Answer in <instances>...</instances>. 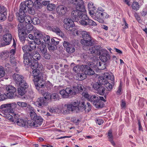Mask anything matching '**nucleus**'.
Wrapping results in <instances>:
<instances>
[{
  "instance_id": "774afa93",
  "label": "nucleus",
  "mask_w": 147,
  "mask_h": 147,
  "mask_svg": "<svg viewBox=\"0 0 147 147\" xmlns=\"http://www.w3.org/2000/svg\"><path fill=\"white\" fill-rule=\"evenodd\" d=\"M9 105L10 108H15L17 107L18 105L17 104V103L13 102L9 103Z\"/></svg>"
},
{
  "instance_id": "5701e85b",
  "label": "nucleus",
  "mask_w": 147,
  "mask_h": 147,
  "mask_svg": "<svg viewBox=\"0 0 147 147\" xmlns=\"http://www.w3.org/2000/svg\"><path fill=\"white\" fill-rule=\"evenodd\" d=\"M15 53V48L11 50L9 52V55L10 57V61L11 64L14 65H15L16 63V60L14 57V55Z\"/></svg>"
},
{
  "instance_id": "6e6d98bb",
  "label": "nucleus",
  "mask_w": 147,
  "mask_h": 147,
  "mask_svg": "<svg viewBox=\"0 0 147 147\" xmlns=\"http://www.w3.org/2000/svg\"><path fill=\"white\" fill-rule=\"evenodd\" d=\"M44 98L46 101L51 98V95L48 92H45L44 94Z\"/></svg>"
},
{
  "instance_id": "bf43d9fd",
  "label": "nucleus",
  "mask_w": 147,
  "mask_h": 147,
  "mask_svg": "<svg viewBox=\"0 0 147 147\" xmlns=\"http://www.w3.org/2000/svg\"><path fill=\"white\" fill-rule=\"evenodd\" d=\"M22 49L24 52L25 53H27V52L30 51V48L28 45H25L22 47Z\"/></svg>"
},
{
  "instance_id": "c9c22d12",
  "label": "nucleus",
  "mask_w": 147,
  "mask_h": 147,
  "mask_svg": "<svg viewBox=\"0 0 147 147\" xmlns=\"http://www.w3.org/2000/svg\"><path fill=\"white\" fill-rule=\"evenodd\" d=\"M86 74L82 72V73H78V79L79 80H82L86 78Z\"/></svg>"
},
{
  "instance_id": "412c9836",
  "label": "nucleus",
  "mask_w": 147,
  "mask_h": 147,
  "mask_svg": "<svg viewBox=\"0 0 147 147\" xmlns=\"http://www.w3.org/2000/svg\"><path fill=\"white\" fill-rule=\"evenodd\" d=\"M47 104L46 101L44 100L43 97L38 98L35 102V105L36 106L39 107H42L43 106L46 105Z\"/></svg>"
},
{
  "instance_id": "ea45409f",
  "label": "nucleus",
  "mask_w": 147,
  "mask_h": 147,
  "mask_svg": "<svg viewBox=\"0 0 147 147\" xmlns=\"http://www.w3.org/2000/svg\"><path fill=\"white\" fill-rule=\"evenodd\" d=\"M49 111L52 113L59 112L60 111L58 107H50L49 109Z\"/></svg>"
},
{
  "instance_id": "864d4df0",
  "label": "nucleus",
  "mask_w": 147,
  "mask_h": 147,
  "mask_svg": "<svg viewBox=\"0 0 147 147\" xmlns=\"http://www.w3.org/2000/svg\"><path fill=\"white\" fill-rule=\"evenodd\" d=\"M43 40L47 45H49L50 43V37L49 35H47L45 36L43 38Z\"/></svg>"
},
{
  "instance_id": "4d7b16f0",
  "label": "nucleus",
  "mask_w": 147,
  "mask_h": 147,
  "mask_svg": "<svg viewBox=\"0 0 147 147\" xmlns=\"http://www.w3.org/2000/svg\"><path fill=\"white\" fill-rule=\"evenodd\" d=\"M30 116L32 119L34 120L36 119L37 115L34 111H31L30 113Z\"/></svg>"
},
{
  "instance_id": "bb28decb",
  "label": "nucleus",
  "mask_w": 147,
  "mask_h": 147,
  "mask_svg": "<svg viewBox=\"0 0 147 147\" xmlns=\"http://www.w3.org/2000/svg\"><path fill=\"white\" fill-rule=\"evenodd\" d=\"M19 16L18 17V19L20 23L23 22L24 20L25 14L24 11L20 9Z\"/></svg>"
},
{
  "instance_id": "cd10ccee",
  "label": "nucleus",
  "mask_w": 147,
  "mask_h": 147,
  "mask_svg": "<svg viewBox=\"0 0 147 147\" xmlns=\"http://www.w3.org/2000/svg\"><path fill=\"white\" fill-rule=\"evenodd\" d=\"M96 63V64L93 65V66H91V67L93 68H96L97 67L98 69H105L106 67V65L105 63H101L100 61H98Z\"/></svg>"
},
{
  "instance_id": "f03ea898",
  "label": "nucleus",
  "mask_w": 147,
  "mask_h": 147,
  "mask_svg": "<svg viewBox=\"0 0 147 147\" xmlns=\"http://www.w3.org/2000/svg\"><path fill=\"white\" fill-rule=\"evenodd\" d=\"M88 8L90 15L93 19L100 23H103L104 19L109 18V16L106 12H97L96 13L94 11L96 9V7L93 5L92 2H90L88 3Z\"/></svg>"
},
{
  "instance_id": "1a4fd4ad",
  "label": "nucleus",
  "mask_w": 147,
  "mask_h": 147,
  "mask_svg": "<svg viewBox=\"0 0 147 147\" xmlns=\"http://www.w3.org/2000/svg\"><path fill=\"white\" fill-rule=\"evenodd\" d=\"M71 16L74 21H79L81 20L82 18L86 19V14L83 13L79 11L76 9L73 11L71 13Z\"/></svg>"
},
{
  "instance_id": "c85d7f7f",
  "label": "nucleus",
  "mask_w": 147,
  "mask_h": 147,
  "mask_svg": "<svg viewBox=\"0 0 147 147\" xmlns=\"http://www.w3.org/2000/svg\"><path fill=\"white\" fill-rule=\"evenodd\" d=\"M82 30H78L75 28H73L69 30V33L75 36H78L80 35Z\"/></svg>"
},
{
  "instance_id": "5fc2aeb1",
  "label": "nucleus",
  "mask_w": 147,
  "mask_h": 147,
  "mask_svg": "<svg viewBox=\"0 0 147 147\" xmlns=\"http://www.w3.org/2000/svg\"><path fill=\"white\" fill-rule=\"evenodd\" d=\"M26 28L28 32H30L33 29V26L31 24V23L28 24L26 26Z\"/></svg>"
},
{
  "instance_id": "2eb2a0df",
  "label": "nucleus",
  "mask_w": 147,
  "mask_h": 147,
  "mask_svg": "<svg viewBox=\"0 0 147 147\" xmlns=\"http://www.w3.org/2000/svg\"><path fill=\"white\" fill-rule=\"evenodd\" d=\"M23 84L18 85V94L21 96H22L26 92V89H27L28 86L26 82H23Z\"/></svg>"
},
{
  "instance_id": "39448f33",
  "label": "nucleus",
  "mask_w": 147,
  "mask_h": 147,
  "mask_svg": "<svg viewBox=\"0 0 147 147\" xmlns=\"http://www.w3.org/2000/svg\"><path fill=\"white\" fill-rule=\"evenodd\" d=\"M40 59V55L37 52H33L32 55L30 53H25L24 55V63L25 65H28L31 63H35V61Z\"/></svg>"
},
{
  "instance_id": "473e14b6",
  "label": "nucleus",
  "mask_w": 147,
  "mask_h": 147,
  "mask_svg": "<svg viewBox=\"0 0 147 147\" xmlns=\"http://www.w3.org/2000/svg\"><path fill=\"white\" fill-rule=\"evenodd\" d=\"M34 7L36 9H40L42 7V5L40 2L41 0H34Z\"/></svg>"
},
{
  "instance_id": "9b49d317",
  "label": "nucleus",
  "mask_w": 147,
  "mask_h": 147,
  "mask_svg": "<svg viewBox=\"0 0 147 147\" xmlns=\"http://www.w3.org/2000/svg\"><path fill=\"white\" fill-rule=\"evenodd\" d=\"M13 110L9 109H3L0 111V114L3 117H5L7 119L11 122H13L14 119L13 116L11 115Z\"/></svg>"
},
{
  "instance_id": "a878e982",
  "label": "nucleus",
  "mask_w": 147,
  "mask_h": 147,
  "mask_svg": "<svg viewBox=\"0 0 147 147\" xmlns=\"http://www.w3.org/2000/svg\"><path fill=\"white\" fill-rule=\"evenodd\" d=\"M57 13L59 15H64L67 11L66 8L63 5H59L56 8Z\"/></svg>"
},
{
  "instance_id": "8fccbe9b",
  "label": "nucleus",
  "mask_w": 147,
  "mask_h": 147,
  "mask_svg": "<svg viewBox=\"0 0 147 147\" xmlns=\"http://www.w3.org/2000/svg\"><path fill=\"white\" fill-rule=\"evenodd\" d=\"M32 19L30 16L29 15H26L25 16L24 21H25L26 23H32Z\"/></svg>"
},
{
  "instance_id": "a211bd4d",
  "label": "nucleus",
  "mask_w": 147,
  "mask_h": 147,
  "mask_svg": "<svg viewBox=\"0 0 147 147\" xmlns=\"http://www.w3.org/2000/svg\"><path fill=\"white\" fill-rule=\"evenodd\" d=\"M64 24V26L65 28L68 30L70 28L74 26V21L72 20L69 18H65L63 21Z\"/></svg>"
},
{
  "instance_id": "72a5a7b5",
  "label": "nucleus",
  "mask_w": 147,
  "mask_h": 147,
  "mask_svg": "<svg viewBox=\"0 0 147 147\" xmlns=\"http://www.w3.org/2000/svg\"><path fill=\"white\" fill-rule=\"evenodd\" d=\"M34 34L36 38H39L42 37V34L41 32L37 29L34 31Z\"/></svg>"
},
{
  "instance_id": "0e129e2a",
  "label": "nucleus",
  "mask_w": 147,
  "mask_h": 147,
  "mask_svg": "<svg viewBox=\"0 0 147 147\" xmlns=\"http://www.w3.org/2000/svg\"><path fill=\"white\" fill-rule=\"evenodd\" d=\"M42 56L46 59H49L50 58V55L47 52L42 53Z\"/></svg>"
},
{
  "instance_id": "7ed1b4c3",
  "label": "nucleus",
  "mask_w": 147,
  "mask_h": 147,
  "mask_svg": "<svg viewBox=\"0 0 147 147\" xmlns=\"http://www.w3.org/2000/svg\"><path fill=\"white\" fill-rule=\"evenodd\" d=\"M89 53L95 55H99L100 59L103 62H105L110 59L111 57L107 50L105 49H100V47L99 46H94L89 49Z\"/></svg>"
},
{
  "instance_id": "e2e57ef3",
  "label": "nucleus",
  "mask_w": 147,
  "mask_h": 147,
  "mask_svg": "<svg viewBox=\"0 0 147 147\" xmlns=\"http://www.w3.org/2000/svg\"><path fill=\"white\" fill-rule=\"evenodd\" d=\"M77 90V91H82L84 88V87L81 84H78L77 86H75Z\"/></svg>"
},
{
  "instance_id": "79ce46f5",
  "label": "nucleus",
  "mask_w": 147,
  "mask_h": 147,
  "mask_svg": "<svg viewBox=\"0 0 147 147\" xmlns=\"http://www.w3.org/2000/svg\"><path fill=\"white\" fill-rule=\"evenodd\" d=\"M85 102H79V105L78 107V112L79 111H83L84 110Z\"/></svg>"
},
{
  "instance_id": "6ab92c4d",
  "label": "nucleus",
  "mask_w": 147,
  "mask_h": 147,
  "mask_svg": "<svg viewBox=\"0 0 147 147\" xmlns=\"http://www.w3.org/2000/svg\"><path fill=\"white\" fill-rule=\"evenodd\" d=\"M7 15L6 8L0 5V21H3L5 20Z\"/></svg>"
},
{
  "instance_id": "6e6552de",
  "label": "nucleus",
  "mask_w": 147,
  "mask_h": 147,
  "mask_svg": "<svg viewBox=\"0 0 147 147\" xmlns=\"http://www.w3.org/2000/svg\"><path fill=\"white\" fill-rule=\"evenodd\" d=\"M77 90L75 86H73L72 88L67 87L65 90L60 91V94L63 98H68L72 97L76 94Z\"/></svg>"
},
{
  "instance_id": "b1692460",
  "label": "nucleus",
  "mask_w": 147,
  "mask_h": 147,
  "mask_svg": "<svg viewBox=\"0 0 147 147\" xmlns=\"http://www.w3.org/2000/svg\"><path fill=\"white\" fill-rule=\"evenodd\" d=\"M79 23L81 25L84 26L89 25L94 26L97 25L95 22L90 19L88 20V22L84 20H80L79 21Z\"/></svg>"
},
{
  "instance_id": "dca6fc26",
  "label": "nucleus",
  "mask_w": 147,
  "mask_h": 147,
  "mask_svg": "<svg viewBox=\"0 0 147 147\" xmlns=\"http://www.w3.org/2000/svg\"><path fill=\"white\" fill-rule=\"evenodd\" d=\"M13 78L17 86L22 84L23 82H26L24 80V77L21 75L14 74L13 75Z\"/></svg>"
},
{
  "instance_id": "7c9ffc66",
  "label": "nucleus",
  "mask_w": 147,
  "mask_h": 147,
  "mask_svg": "<svg viewBox=\"0 0 147 147\" xmlns=\"http://www.w3.org/2000/svg\"><path fill=\"white\" fill-rule=\"evenodd\" d=\"M108 138L109 140L111 142V144L113 146L115 145V143L113 141V137L112 134V132L111 130L110 129L108 133Z\"/></svg>"
},
{
  "instance_id": "ddd939ff",
  "label": "nucleus",
  "mask_w": 147,
  "mask_h": 147,
  "mask_svg": "<svg viewBox=\"0 0 147 147\" xmlns=\"http://www.w3.org/2000/svg\"><path fill=\"white\" fill-rule=\"evenodd\" d=\"M79 105V102L75 100L68 104H65L64 106L66 107L67 110L69 111H75L77 112H78V107Z\"/></svg>"
},
{
  "instance_id": "4468645a",
  "label": "nucleus",
  "mask_w": 147,
  "mask_h": 147,
  "mask_svg": "<svg viewBox=\"0 0 147 147\" xmlns=\"http://www.w3.org/2000/svg\"><path fill=\"white\" fill-rule=\"evenodd\" d=\"M63 46L66 48V51L69 53H72L75 51V45L74 43H70L67 42L65 41L63 44Z\"/></svg>"
},
{
  "instance_id": "f257e3e1",
  "label": "nucleus",
  "mask_w": 147,
  "mask_h": 147,
  "mask_svg": "<svg viewBox=\"0 0 147 147\" xmlns=\"http://www.w3.org/2000/svg\"><path fill=\"white\" fill-rule=\"evenodd\" d=\"M41 67V64H39L37 61L35 63H31V67L33 70L32 75L34 76L33 80L36 88L39 90L40 87H42L44 86V81L43 80L42 77L38 76L40 74V68Z\"/></svg>"
},
{
  "instance_id": "20e7f679",
  "label": "nucleus",
  "mask_w": 147,
  "mask_h": 147,
  "mask_svg": "<svg viewBox=\"0 0 147 147\" xmlns=\"http://www.w3.org/2000/svg\"><path fill=\"white\" fill-rule=\"evenodd\" d=\"M80 34L82 35L83 38L81 40L80 43L83 45V48L86 50L88 49V47L92 45L94 40L91 37L88 32L82 31Z\"/></svg>"
},
{
  "instance_id": "3c124183",
  "label": "nucleus",
  "mask_w": 147,
  "mask_h": 147,
  "mask_svg": "<svg viewBox=\"0 0 147 147\" xmlns=\"http://www.w3.org/2000/svg\"><path fill=\"white\" fill-rule=\"evenodd\" d=\"M55 5L54 4L52 3H49L47 7V9L49 11H52L55 9Z\"/></svg>"
},
{
  "instance_id": "4be33fe9",
  "label": "nucleus",
  "mask_w": 147,
  "mask_h": 147,
  "mask_svg": "<svg viewBox=\"0 0 147 147\" xmlns=\"http://www.w3.org/2000/svg\"><path fill=\"white\" fill-rule=\"evenodd\" d=\"M21 24H19L18 25V29L19 32V38L22 42L24 43L25 41V37L24 36V32L22 30V28L21 27Z\"/></svg>"
},
{
  "instance_id": "423d86ee",
  "label": "nucleus",
  "mask_w": 147,
  "mask_h": 147,
  "mask_svg": "<svg viewBox=\"0 0 147 147\" xmlns=\"http://www.w3.org/2000/svg\"><path fill=\"white\" fill-rule=\"evenodd\" d=\"M20 5V9L26 11L27 10L28 13L32 15L35 13V10L33 8L34 3L31 0H26L22 2Z\"/></svg>"
},
{
  "instance_id": "0eeeda50",
  "label": "nucleus",
  "mask_w": 147,
  "mask_h": 147,
  "mask_svg": "<svg viewBox=\"0 0 147 147\" xmlns=\"http://www.w3.org/2000/svg\"><path fill=\"white\" fill-rule=\"evenodd\" d=\"M106 79L113 80H114V76H111L109 73H105L103 76L100 77L98 79L100 83L104 85L108 90H110L112 88V85L106 80Z\"/></svg>"
},
{
  "instance_id": "c03bdc74",
  "label": "nucleus",
  "mask_w": 147,
  "mask_h": 147,
  "mask_svg": "<svg viewBox=\"0 0 147 147\" xmlns=\"http://www.w3.org/2000/svg\"><path fill=\"white\" fill-rule=\"evenodd\" d=\"M132 8L135 10H137L140 8V5L137 2H134L132 4Z\"/></svg>"
},
{
  "instance_id": "37998d69",
  "label": "nucleus",
  "mask_w": 147,
  "mask_h": 147,
  "mask_svg": "<svg viewBox=\"0 0 147 147\" xmlns=\"http://www.w3.org/2000/svg\"><path fill=\"white\" fill-rule=\"evenodd\" d=\"M28 125L30 126L37 127V125H36V123L34 120L32 119L29 120L27 121Z\"/></svg>"
},
{
  "instance_id": "aec40b11",
  "label": "nucleus",
  "mask_w": 147,
  "mask_h": 147,
  "mask_svg": "<svg viewBox=\"0 0 147 147\" xmlns=\"http://www.w3.org/2000/svg\"><path fill=\"white\" fill-rule=\"evenodd\" d=\"M84 68L82 70V72L84 73L86 75H92L95 73L94 70L88 66L84 65Z\"/></svg>"
},
{
  "instance_id": "09e8293b",
  "label": "nucleus",
  "mask_w": 147,
  "mask_h": 147,
  "mask_svg": "<svg viewBox=\"0 0 147 147\" xmlns=\"http://www.w3.org/2000/svg\"><path fill=\"white\" fill-rule=\"evenodd\" d=\"M32 23L34 25L38 24L40 23V20L38 18L34 17L32 19Z\"/></svg>"
},
{
  "instance_id": "680f3d73",
  "label": "nucleus",
  "mask_w": 147,
  "mask_h": 147,
  "mask_svg": "<svg viewBox=\"0 0 147 147\" xmlns=\"http://www.w3.org/2000/svg\"><path fill=\"white\" fill-rule=\"evenodd\" d=\"M44 86L42 87H40V89L38 91H40V88H44L45 86H46L47 87H49L51 88L52 87V84L51 83H50L48 81L46 83H45L44 82Z\"/></svg>"
},
{
  "instance_id": "13d9d810",
  "label": "nucleus",
  "mask_w": 147,
  "mask_h": 147,
  "mask_svg": "<svg viewBox=\"0 0 147 147\" xmlns=\"http://www.w3.org/2000/svg\"><path fill=\"white\" fill-rule=\"evenodd\" d=\"M9 108H10L9 103L3 104L0 106V109H8Z\"/></svg>"
},
{
  "instance_id": "4c0bfd02",
  "label": "nucleus",
  "mask_w": 147,
  "mask_h": 147,
  "mask_svg": "<svg viewBox=\"0 0 147 147\" xmlns=\"http://www.w3.org/2000/svg\"><path fill=\"white\" fill-rule=\"evenodd\" d=\"M105 88L102 85L99 89L97 91V93L99 94L103 95L104 94L105 92Z\"/></svg>"
},
{
  "instance_id": "f8f14e48",
  "label": "nucleus",
  "mask_w": 147,
  "mask_h": 147,
  "mask_svg": "<svg viewBox=\"0 0 147 147\" xmlns=\"http://www.w3.org/2000/svg\"><path fill=\"white\" fill-rule=\"evenodd\" d=\"M98 98V96L93 95L91 96L89 100L97 108H102L104 105V103L100 102Z\"/></svg>"
},
{
  "instance_id": "c756f323",
  "label": "nucleus",
  "mask_w": 147,
  "mask_h": 147,
  "mask_svg": "<svg viewBox=\"0 0 147 147\" xmlns=\"http://www.w3.org/2000/svg\"><path fill=\"white\" fill-rule=\"evenodd\" d=\"M53 31L55 32L57 34L63 37L64 36V34L61 30L60 29L57 27H53L52 28Z\"/></svg>"
},
{
  "instance_id": "49530a36",
  "label": "nucleus",
  "mask_w": 147,
  "mask_h": 147,
  "mask_svg": "<svg viewBox=\"0 0 147 147\" xmlns=\"http://www.w3.org/2000/svg\"><path fill=\"white\" fill-rule=\"evenodd\" d=\"M17 104L19 107L22 108L26 107L27 106V103L24 102L18 101L17 102Z\"/></svg>"
},
{
  "instance_id": "9d476101",
  "label": "nucleus",
  "mask_w": 147,
  "mask_h": 147,
  "mask_svg": "<svg viewBox=\"0 0 147 147\" xmlns=\"http://www.w3.org/2000/svg\"><path fill=\"white\" fill-rule=\"evenodd\" d=\"M72 3L76 5V9L83 13L86 14L85 8L84 3L82 0H71Z\"/></svg>"
},
{
  "instance_id": "f3484780",
  "label": "nucleus",
  "mask_w": 147,
  "mask_h": 147,
  "mask_svg": "<svg viewBox=\"0 0 147 147\" xmlns=\"http://www.w3.org/2000/svg\"><path fill=\"white\" fill-rule=\"evenodd\" d=\"M6 91L7 92V94L9 97L11 99L13 97L14 93L16 92V88L13 86L8 85L6 86L5 88Z\"/></svg>"
},
{
  "instance_id": "338daca9",
  "label": "nucleus",
  "mask_w": 147,
  "mask_h": 147,
  "mask_svg": "<svg viewBox=\"0 0 147 147\" xmlns=\"http://www.w3.org/2000/svg\"><path fill=\"white\" fill-rule=\"evenodd\" d=\"M51 43L49 45H47L48 48L49 50L50 51H54L55 49V48L54 46L52 45Z\"/></svg>"
},
{
  "instance_id": "2f4dec72",
  "label": "nucleus",
  "mask_w": 147,
  "mask_h": 147,
  "mask_svg": "<svg viewBox=\"0 0 147 147\" xmlns=\"http://www.w3.org/2000/svg\"><path fill=\"white\" fill-rule=\"evenodd\" d=\"M28 46L29 47V51H32V50H35L36 46V42L33 41H29L28 42Z\"/></svg>"
},
{
  "instance_id": "e433bc0d",
  "label": "nucleus",
  "mask_w": 147,
  "mask_h": 147,
  "mask_svg": "<svg viewBox=\"0 0 147 147\" xmlns=\"http://www.w3.org/2000/svg\"><path fill=\"white\" fill-rule=\"evenodd\" d=\"M11 99L9 97L7 93L0 94V101L4 100L7 99Z\"/></svg>"
},
{
  "instance_id": "393cba45",
  "label": "nucleus",
  "mask_w": 147,
  "mask_h": 147,
  "mask_svg": "<svg viewBox=\"0 0 147 147\" xmlns=\"http://www.w3.org/2000/svg\"><path fill=\"white\" fill-rule=\"evenodd\" d=\"M3 40L5 42V44L7 45L10 44L12 37L11 34L7 33L3 35Z\"/></svg>"
},
{
  "instance_id": "052dcab7",
  "label": "nucleus",
  "mask_w": 147,
  "mask_h": 147,
  "mask_svg": "<svg viewBox=\"0 0 147 147\" xmlns=\"http://www.w3.org/2000/svg\"><path fill=\"white\" fill-rule=\"evenodd\" d=\"M101 85V84L97 83L94 84L93 88L95 90L98 91Z\"/></svg>"
},
{
  "instance_id": "603ef678",
  "label": "nucleus",
  "mask_w": 147,
  "mask_h": 147,
  "mask_svg": "<svg viewBox=\"0 0 147 147\" xmlns=\"http://www.w3.org/2000/svg\"><path fill=\"white\" fill-rule=\"evenodd\" d=\"M39 48L42 53L47 52V49L45 45L43 44L40 45L39 46Z\"/></svg>"
},
{
  "instance_id": "f704fd0d",
  "label": "nucleus",
  "mask_w": 147,
  "mask_h": 147,
  "mask_svg": "<svg viewBox=\"0 0 147 147\" xmlns=\"http://www.w3.org/2000/svg\"><path fill=\"white\" fill-rule=\"evenodd\" d=\"M17 125L20 126L24 127L26 124V121L21 119H18L17 121Z\"/></svg>"
},
{
  "instance_id": "69168bd1",
  "label": "nucleus",
  "mask_w": 147,
  "mask_h": 147,
  "mask_svg": "<svg viewBox=\"0 0 147 147\" xmlns=\"http://www.w3.org/2000/svg\"><path fill=\"white\" fill-rule=\"evenodd\" d=\"M82 96H84L85 98H86L88 100H90V97L88 93L86 92H84L82 93Z\"/></svg>"
},
{
  "instance_id": "58836bf2",
  "label": "nucleus",
  "mask_w": 147,
  "mask_h": 147,
  "mask_svg": "<svg viewBox=\"0 0 147 147\" xmlns=\"http://www.w3.org/2000/svg\"><path fill=\"white\" fill-rule=\"evenodd\" d=\"M36 123H37L39 125H40L43 121V119L42 117L40 116H37L36 119L34 120Z\"/></svg>"
},
{
  "instance_id": "de8ad7c7",
  "label": "nucleus",
  "mask_w": 147,
  "mask_h": 147,
  "mask_svg": "<svg viewBox=\"0 0 147 147\" xmlns=\"http://www.w3.org/2000/svg\"><path fill=\"white\" fill-rule=\"evenodd\" d=\"M84 110L86 112H89L91 109V106L89 102H88L85 106H84Z\"/></svg>"
},
{
  "instance_id": "a18cd8bd",
  "label": "nucleus",
  "mask_w": 147,
  "mask_h": 147,
  "mask_svg": "<svg viewBox=\"0 0 147 147\" xmlns=\"http://www.w3.org/2000/svg\"><path fill=\"white\" fill-rule=\"evenodd\" d=\"M5 74V72L4 68L0 66V79L4 77Z\"/></svg>"
},
{
  "instance_id": "a19ab883",
  "label": "nucleus",
  "mask_w": 147,
  "mask_h": 147,
  "mask_svg": "<svg viewBox=\"0 0 147 147\" xmlns=\"http://www.w3.org/2000/svg\"><path fill=\"white\" fill-rule=\"evenodd\" d=\"M84 65H82L80 66H76L74 67L73 68V70L75 72L78 73V71H80V70H81L83 69Z\"/></svg>"
}]
</instances>
